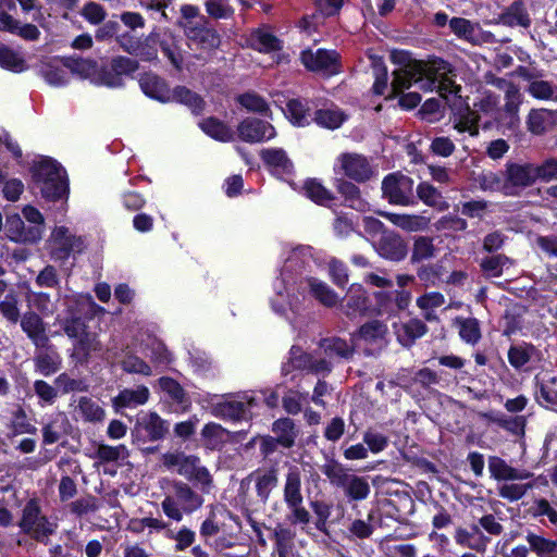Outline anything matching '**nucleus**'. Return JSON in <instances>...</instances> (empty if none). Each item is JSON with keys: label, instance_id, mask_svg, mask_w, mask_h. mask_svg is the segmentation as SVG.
<instances>
[{"label": "nucleus", "instance_id": "nucleus-1", "mask_svg": "<svg viewBox=\"0 0 557 557\" xmlns=\"http://www.w3.org/2000/svg\"><path fill=\"white\" fill-rule=\"evenodd\" d=\"M455 76L451 65L443 59L428 63L416 61L393 72L389 97L398 96L416 85L423 91L436 89L442 98L448 100L449 95L457 97L461 90L454 79Z\"/></svg>", "mask_w": 557, "mask_h": 557}, {"label": "nucleus", "instance_id": "nucleus-2", "mask_svg": "<svg viewBox=\"0 0 557 557\" xmlns=\"http://www.w3.org/2000/svg\"><path fill=\"white\" fill-rule=\"evenodd\" d=\"M171 488L172 494L165 495L161 502L162 511L170 520L181 522L184 515H190L202 506V496L187 483L173 481Z\"/></svg>", "mask_w": 557, "mask_h": 557}, {"label": "nucleus", "instance_id": "nucleus-3", "mask_svg": "<svg viewBox=\"0 0 557 557\" xmlns=\"http://www.w3.org/2000/svg\"><path fill=\"white\" fill-rule=\"evenodd\" d=\"M161 461L164 468L175 471L188 481L195 482L203 493H209L213 480L209 470L201 465L200 458L183 451L163 454Z\"/></svg>", "mask_w": 557, "mask_h": 557}, {"label": "nucleus", "instance_id": "nucleus-4", "mask_svg": "<svg viewBox=\"0 0 557 557\" xmlns=\"http://www.w3.org/2000/svg\"><path fill=\"white\" fill-rule=\"evenodd\" d=\"M33 177L44 198L58 200L65 196L67 184L61 166L50 159H45L33 168Z\"/></svg>", "mask_w": 557, "mask_h": 557}, {"label": "nucleus", "instance_id": "nucleus-5", "mask_svg": "<svg viewBox=\"0 0 557 557\" xmlns=\"http://www.w3.org/2000/svg\"><path fill=\"white\" fill-rule=\"evenodd\" d=\"M283 499L290 511L287 519L292 524H307L310 522V513L304 506L301 473L297 467H290L286 473Z\"/></svg>", "mask_w": 557, "mask_h": 557}, {"label": "nucleus", "instance_id": "nucleus-6", "mask_svg": "<svg viewBox=\"0 0 557 557\" xmlns=\"http://www.w3.org/2000/svg\"><path fill=\"white\" fill-rule=\"evenodd\" d=\"M333 367V362L326 358H319L314 354L304 351L299 346H292L288 359L282 364L281 372L283 375H288L295 370H300L326 376L332 372Z\"/></svg>", "mask_w": 557, "mask_h": 557}, {"label": "nucleus", "instance_id": "nucleus-7", "mask_svg": "<svg viewBox=\"0 0 557 557\" xmlns=\"http://www.w3.org/2000/svg\"><path fill=\"white\" fill-rule=\"evenodd\" d=\"M18 527L24 533L30 535L36 541H44L51 535L57 528L54 523L50 522L48 518L41 513L40 506L36 499H30L25 504Z\"/></svg>", "mask_w": 557, "mask_h": 557}, {"label": "nucleus", "instance_id": "nucleus-8", "mask_svg": "<svg viewBox=\"0 0 557 557\" xmlns=\"http://www.w3.org/2000/svg\"><path fill=\"white\" fill-rule=\"evenodd\" d=\"M504 195L518 196L536 182L534 163L508 162L505 169Z\"/></svg>", "mask_w": 557, "mask_h": 557}, {"label": "nucleus", "instance_id": "nucleus-9", "mask_svg": "<svg viewBox=\"0 0 557 557\" xmlns=\"http://www.w3.org/2000/svg\"><path fill=\"white\" fill-rule=\"evenodd\" d=\"M383 197L392 205L409 206L413 200L412 178L400 174H388L382 182Z\"/></svg>", "mask_w": 557, "mask_h": 557}, {"label": "nucleus", "instance_id": "nucleus-10", "mask_svg": "<svg viewBox=\"0 0 557 557\" xmlns=\"http://www.w3.org/2000/svg\"><path fill=\"white\" fill-rule=\"evenodd\" d=\"M338 59L339 55L336 51L325 49L317 51L308 49L300 54V61L307 70L327 76L339 72Z\"/></svg>", "mask_w": 557, "mask_h": 557}, {"label": "nucleus", "instance_id": "nucleus-11", "mask_svg": "<svg viewBox=\"0 0 557 557\" xmlns=\"http://www.w3.org/2000/svg\"><path fill=\"white\" fill-rule=\"evenodd\" d=\"M169 431V424L156 412H146L137 418L133 436L144 442L162 440Z\"/></svg>", "mask_w": 557, "mask_h": 557}, {"label": "nucleus", "instance_id": "nucleus-12", "mask_svg": "<svg viewBox=\"0 0 557 557\" xmlns=\"http://www.w3.org/2000/svg\"><path fill=\"white\" fill-rule=\"evenodd\" d=\"M238 137L249 144L270 140L276 136L275 128L267 121L246 117L237 126Z\"/></svg>", "mask_w": 557, "mask_h": 557}, {"label": "nucleus", "instance_id": "nucleus-13", "mask_svg": "<svg viewBox=\"0 0 557 557\" xmlns=\"http://www.w3.org/2000/svg\"><path fill=\"white\" fill-rule=\"evenodd\" d=\"M50 242L55 247V257L60 259L67 258L71 253H79L86 248L85 238L72 234L65 226L54 227Z\"/></svg>", "mask_w": 557, "mask_h": 557}, {"label": "nucleus", "instance_id": "nucleus-14", "mask_svg": "<svg viewBox=\"0 0 557 557\" xmlns=\"http://www.w3.org/2000/svg\"><path fill=\"white\" fill-rule=\"evenodd\" d=\"M4 231L7 237L14 243L35 244L41 239L40 226L27 227L17 213L7 216Z\"/></svg>", "mask_w": 557, "mask_h": 557}, {"label": "nucleus", "instance_id": "nucleus-15", "mask_svg": "<svg viewBox=\"0 0 557 557\" xmlns=\"http://www.w3.org/2000/svg\"><path fill=\"white\" fill-rule=\"evenodd\" d=\"M339 170L356 182H366L373 175V169L366 157L358 153H342L338 159Z\"/></svg>", "mask_w": 557, "mask_h": 557}, {"label": "nucleus", "instance_id": "nucleus-16", "mask_svg": "<svg viewBox=\"0 0 557 557\" xmlns=\"http://www.w3.org/2000/svg\"><path fill=\"white\" fill-rule=\"evenodd\" d=\"M42 442L46 445L58 443L71 432V423L62 411L53 412L42 422Z\"/></svg>", "mask_w": 557, "mask_h": 557}, {"label": "nucleus", "instance_id": "nucleus-17", "mask_svg": "<svg viewBox=\"0 0 557 557\" xmlns=\"http://www.w3.org/2000/svg\"><path fill=\"white\" fill-rule=\"evenodd\" d=\"M376 250L379 255L392 261L403 260L408 252L407 244L400 235L394 232H383L377 244Z\"/></svg>", "mask_w": 557, "mask_h": 557}, {"label": "nucleus", "instance_id": "nucleus-18", "mask_svg": "<svg viewBox=\"0 0 557 557\" xmlns=\"http://www.w3.org/2000/svg\"><path fill=\"white\" fill-rule=\"evenodd\" d=\"M21 327L37 348H46L49 337L42 318L35 311H28L21 318Z\"/></svg>", "mask_w": 557, "mask_h": 557}, {"label": "nucleus", "instance_id": "nucleus-19", "mask_svg": "<svg viewBox=\"0 0 557 557\" xmlns=\"http://www.w3.org/2000/svg\"><path fill=\"white\" fill-rule=\"evenodd\" d=\"M139 86L143 92L160 102H170L173 99L172 89L159 75L147 72L140 75Z\"/></svg>", "mask_w": 557, "mask_h": 557}, {"label": "nucleus", "instance_id": "nucleus-20", "mask_svg": "<svg viewBox=\"0 0 557 557\" xmlns=\"http://www.w3.org/2000/svg\"><path fill=\"white\" fill-rule=\"evenodd\" d=\"M488 471L491 476L497 481H523L533 476L529 470L513 468L497 456L488 457Z\"/></svg>", "mask_w": 557, "mask_h": 557}, {"label": "nucleus", "instance_id": "nucleus-21", "mask_svg": "<svg viewBox=\"0 0 557 557\" xmlns=\"http://www.w3.org/2000/svg\"><path fill=\"white\" fill-rule=\"evenodd\" d=\"M527 128L540 136L549 132L557 124V110L532 109L527 116Z\"/></svg>", "mask_w": 557, "mask_h": 557}, {"label": "nucleus", "instance_id": "nucleus-22", "mask_svg": "<svg viewBox=\"0 0 557 557\" xmlns=\"http://www.w3.org/2000/svg\"><path fill=\"white\" fill-rule=\"evenodd\" d=\"M318 347L320 352L324 355L332 362L333 358L348 360L351 359L355 352V346L347 341L337 337H325L319 341Z\"/></svg>", "mask_w": 557, "mask_h": 557}, {"label": "nucleus", "instance_id": "nucleus-23", "mask_svg": "<svg viewBox=\"0 0 557 557\" xmlns=\"http://www.w3.org/2000/svg\"><path fill=\"white\" fill-rule=\"evenodd\" d=\"M253 403V398L244 400L225 399L211 407L213 416L222 419L239 420L244 418L248 407Z\"/></svg>", "mask_w": 557, "mask_h": 557}, {"label": "nucleus", "instance_id": "nucleus-24", "mask_svg": "<svg viewBox=\"0 0 557 557\" xmlns=\"http://www.w3.org/2000/svg\"><path fill=\"white\" fill-rule=\"evenodd\" d=\"M345 301L342 310L350 319L358 314H364L369 309V298L361 286L352 285L347 293Z\"/></svg>", "mask_w": 557, "mask_h": 557}, {"label": "nucleus", "instance_id": "nucleus-25", "mask_svg": "<svg viewBox=\"0 0 557 557\" xmlns=\"http://www.w3.org/2000/svg\"><path fill=\"white\" fill-rule=\"evenodd\" d=\"M0 29L16 34L21 38L29 41H35L39 38L40 32L34 24H21L12 15L7 12L0 13Z\"/></svg>", "mask_w": 557, "mask_h": 557}, {"label": "nucleus", "instance_id": "nucleus-26", "mask_svg": "<svg viewBox=\"0 0 557 557\" xmlns=\"http://www.w3.org/2000/svg\"><path fill=\"white\" fill-rule=\"evenodd\" d=\"M455 541L459 545L483 553L486 549L490 539L481 532V529L478 525L474 524L471 527V531L458 528L455 533Z\"/></svg>", "mask_w": 557, "mask_h": 557}, {"label": "nucleus", "instance_id": "nucleus-27", "mask_svg": "<svg viewBox=\"0 0 557 557\" xmlns=\"http://www.w3.org/2000/svg\"><path fill=\"white\" fill-rule=\"evenodd\" d=\"M230 432L218 423H207L201 431V443L210 450L221 449L230 441Z\"/></svg>", "mask_w": 557, "mask_h": 557}, {"label": "nucleus", "instance_id": "nucleus-28", "mask_svg": "<svg viewBox=\"0 0 557 557\" xmlns=\"http://www.w3.org/2000/svg\"><path fill=\"white\" fill-rule=\"evenodd\" d=\"M272 432L276 441H278L284 448L293 447L299 434L295 422L289 418L275 420L272 424Z\"/></svg>", "mask_w": 557, "mask_h": 557}, {"label": "nucleus", "instance_id": "nucleus-29", "mask_svg": "<svg viewBox=\"0 0 557 557\" xmlns=\"http://www.w3.org/2000/svg\"><path fill=\"white\" fill-rule=\"evenodd\" d=\"M186 34L193 45L203 50L216 49L221 44V37L213 28H187Z\"/></svg>", "mask_w": 557, "mask_h": 557}, {"label": "nucleus", "instance_id": "nucleus-30", "mask_svg": "<svg viewBox=\"0 0 557 557\" xmlns=\"http://www.w3.org/2000/svg\"><path fill=\"white\" fill-rule=\"evenodd\" d=\"M499 22L506 26L529 27L531 20L523 1L516 0L499 15Z\"/></svg>", "mask_w": 557, "mask_h": 557}, {"label": "nucleus", "instance_id": "nucleus-31", "mask_svg": "<svg viewBox=\"0 0 557 557\" xmlns=\"http://www.w3.org/2000/svg\"><path fill=\"white\" fill-rule=\"evenodd\" d=\"M149 389L146 386H139L136 389L125 388L113 398L115 408H133L144 405L149 399Z\"/></svg>", "mask_w": 557, "mask_h": 557}, {"label": "nucleus", "instance_id": "nucleus-32", "mask_svg": "<svg viewBox=\"0 0 557 557\" xmlns=\"http://www.w3.org/2000/svg\"><path fill=\"white\" fill-rule=\"evenodd\" d=\"M428 332L426 324L419 319H411L403 323L397 329L396 334L399 343L405 347H410L418 338Z\"/></svg>", "mask_w": 557, "mask_h": 557}, {"label": "nucleus", "instance_id": "nucleus-33", "mask_svg": "<svg viewBox=\"0 0 557 557\" xmlns=\"http://www.w3.org/2000/svg\"><path fill=\"white\" fill-rule=\"evenodd\" d=\"M525 541L537 557H557V539L550 540L542 534L528 532Z\"/></svg>", "mask_w": 557, "mask_h": 557}, {"label": "nucleus", "instance_id": "nucleus-34", "mask_svg": "<svg viewBox=\"0 0 557 557\" xmlns=\"http://www.w3.org/2000/svg\"><path fill=\"white\" fill-rule=\"evenodd\" d=\"M379 214L387 219L394 225L408 232H417L426 226V220L420 215L399 214L385 211H380Z\"/></svg>", "mask_w": 557, "mask_h": 557}, {"label": "nucleus", "instance_id": "nucleus-35", "mask_svg": "<svg viewBox=\"0 0 557 557\" xmlns=\"http://www.w3.org/2000/svg\"><path fill=\"white\" fill-rule=\"evenodd\" d=\"M504 94L505 103L500 109V112L509 120L510 125H518L520 121L519 109L522 103L523 96L518 86H515Z\"/></svg>", "mask_w": 557, "mask_h": 557}, {"label": "nucleus", "instance_id": "nucleus-36", "mask_svg": "<svg viewBox=\"0 0 557 557\" xmlns=\"http://www.w3.org/2000/svg\"><path fill=\"white\" fill-rule=\"evenodd\" d=\"M200 128L215 140L227 143L234 139V132L224 122L215 117H207L199 123Z\"/></svg>", "mask_w": 557, "mask_h": 557}, {"label": "nucleus", "instance_id": "nucleus-37", "mask_svg": "<svg viewBox=\"0 0 557 557\" xmlns=\"http://www.w3.org/2000/svg\"><path fill=\"white\" fill-rule=\"evenodd\" d=\"M342 488L347 498L355 502L366 499L371 491L368 480L356 474H349Z\"/></svg>", "mask_w": 557, "mask_h": 557}, {"label": "nucleus", "instance_id": "nucleus-38", "mask_svg": "<svg viewBox=\"0 0 557 557\" xmlns=\"http://www.w3.org/2000/svg\"><path fill=\"white\" fill-rule=\"evenodd\" d=\"M102 351L97 334L85 332L74 344V355L79 361H87L92 352Z\"/></svg>", "mask_w": 557, "mask_h": 557}, {"label": "nucleus", "instance_id": "nucleus-39", "mask_svg": "<svg viewBox=\"0 0 557 557\" xmlns=\"http://www.w3.org/2000/svg\"><path fill=\"white\" fill-rule=\"evenodd\" d=\"M29 308L34 309L39 315L50 317L57 311V301L47 293L28 292L26 296Z\"/></svg>", "mask_w": 557, "mask_h": 557}, {"label": "nucleus", "instance_id": "nucleus-40", "mask_svg": "<svg viewBox=\"0 0 557 557\" xmlns=\"http://www.w3.org/2000/svg\"><path fill=\"white\" fill-rule=\"evenodd\" d=\"M36 371L45 376L58 372L61 368V357L55 351L40 350L34 357Z\"/></svg>", "mask_w": 557, "mask_h": 557}, {"label": "nucleus", "instance_id": "nucleus-41", "mask_svg": "<svg viewBox=\"0 0 557 557\" xmlns=\"http://www.w3.org/2000/svg\"><path fill=\"white\" fill-rule=\"evenodd\" d=\"M250 46L260 52H271L281 49V40L265 29H256L249 37Z\"/></svg>", "mask_w": 557, "mask_h": 557}, {"label": "nucleus", "instance_id": "nucleus-42", "mask_svg": "<svg viewBox=\"0 0 557 557\" xmlns=\"http://www.w3.org/2000/svg\"><path fill=\"white\" fill-rule=\"evenodd\" d=\"M386 334V324L379 320H372L361 325L358 332L352 335L351 341L358 337L367 343H377L384 339Z\"/></svg>", "mask_w": 557, "mask_h": 557}, {"label": "nucleus", "instance_id": "nucleus-43", "mask_svg": "<svg viewBox=\"0 0 557 557\" xmlns=\"http://www.w3.org/2000/svg\"><path fill=\"white\" fill-rule=\"evenodd\" d=\"M479 114L470 108H466L456 115L454 127L459 133H469L470 136L474 137L479 135Z\"/></svg>", "mask_w": 557, "mask_h": 557}, {"label": "nucleus", "instance_id": "nucleus-44", "mask_svg": "<svg viewBox=\"0 0 557 557\" xmlns=\"http://www.w3.org/2000/svg\"><path fill=\"white\" fill-rule=\"evenodd\" d=\"M278 482L277 471L275 469H269L263 472H259L256 475V492L262 503H267L271 492L276 487Z\"/></svg>", "mask_w": 557, "mask_h": 557}, {"label": "nucleus", "instance_id": "nucleus-45", "mask_svg": "<svg viewBox=\"0 0 557 557\" xmlns=\"http://www.w3.org/2000/svg\"><path fill=\"white\" fill-rule=\"evenodd\" d=\"M455 324L462 341L470 345L479 343L482 335L480 323L475 318H456Z\"/></svg>", "mask_w": 557, "mask_h": 557}, {"label": "nucleus", "instance_id": "nucleus-46", "mask_svg": "<svg viewBox=\"0 0 557 557\" xmlns=\"http://www.w3.org/2000/svg\"><path fill=\"white\" fill-rule=\"evenodd\" d=\"M445 304V297L437 292L426 293L417 298V306L423 311L426 321H437L438 318L434 313V309Z\"/></svg>", "mask_w": 557, "mask_h": 557}, {"label": "nucleus", "instance_id": "nucleus-47", "mask_svg": "<svg viewBox=\"0 0 557 557\" xmlns=\"http://www.w3.org/2000/svg\"><path fill=\"white\" fill-rule=\"evenodd\" d=\"M308 284L312 296L322 305L333 307L337 304L338 297L327 284L313 277L308 280Z\"/></svg>", "mask_w": 557, "mask_h": 557}, {"label": "nucleus", "instance_id": "nucleus-48", "mask_svg": "<svg viewBox=\"0 0 557 557\" xmlns=\"http://www.w3.org/2000/svg\"><path fill=\"white\" fill-rule=\"evenodd\" d=\"M172 101L181 102L187 106L194 113L198 114L203 110L205 102L196 92L184 86H177L172 90Z\"/></svg>", "mask_w": 557, "mask_h": 557}, {"label": "nucleus", "instance_id": "nucleus-49", "mask_svg": "<svg viewBox=\"0 0 557 557\" xmlns=\"http://www.w3.org/2000/svg\"><path fill=\"white\" fill-rule=\"evenodd\" d=\"M77 413L88 422H100L104 419L106 412L97 401L88 397H81L76 407Z\"/></svg>", "mask_w": 557, "mask_h": 557}, {"label": "nucleus", "instance_id": "nucleus-50", "mask_svg": "<svg viewBox=\"0 0 557 557\" xmlns=\"http://www.w3.org/2000/svg\"><path fill=\"white\" fill-rule=\"evenodd\" d=\"M536 352V348L531 344L511 346L508 350V361L518 370L530 362Z\"/></svg>", "mask_w": 557, "mask_h": 557}, {"label": "nucleus", "instance_id": "nucleus-51", "mask_svg": "<svg viewBox=\"0 0 557 557\" xmlns=\"http://www.w3.org/2000/svg\"><path fill=\"white\" fill-rule=\"evenodd\" d=\"M417 195L426 206L434 207L438 210L448 208L447 202L443 199L441 193L429 183H421L417 187Z\"/></svg>", "mask_w": 557, "mask_h": 557}, {"label": "nucleus", "instance_id": "nucleus-52", "mask_svg": "<svg viewBox=\"0 0 557 557\" xmlns=\"http://www.w3.org/2000/svg\"><path fill=\"white\" fill-rule=\"evenodd\" d=\"M65 66L82 78L89 79L94 84L98 64L89 59H70Z\"/></svg>", "mask_w": 557, "mask_h": 557}, {"label": "nucleus", "instance_id": "nucleus-53", "mask_svg": "<svg viewBox=\"0 0 557 557\" xmlns=\"http://www.w3.org/2000/svg\"><path fill=\"white\" fill-rule=\"evenodd\" d=\"M304 190L308 198L319 205L326 206L334 199L333 194L317 180L307 181Z\"/></svg>", "mask_w": 557, "mask_h": 557}, {"label": "nucleus", "instance_id": "nucleus-54", "mask_svg": "<svg viewBox=\"0 0 557 557\" xmlns=\"http://www.w3.org/2000/svg\"><path fill=\"white\" fill-rule=\"evenodd\" d=\"M205 9L207 14L214 20H230L235 14V9L230 0H206Z\"/></svg>", "mask_w": 557, "mask_h": 557}, {"label": "nucleus", "instance_id": "nucleus-55", "mask_svg": "<svg viewBox=\"0 0 557 557\" xmlns=\"http://www.w3.org/2000/svg\"><path fill=\"white\" fill-rule=\"evenodd\" d=\"M237 101L248 111L269 117L271 116V111L267 101L255 92L243 94L237 98Z\"/></svg>", "mask_w": 557, "mask_h": 557}, {"label": "nucleus", "instance_id": "nucleus-56", "mask_svg": "<svg viewBox=\"0 0 557 557\" xmlns=\"http://www.w3.org/2000/svg\"><path fill=\"white\" fill-rule=\"evenodd\" d=\"M94 84L98 86H107L110 88H121L124 85L123 78L120 77L111 64L107 66L97 67Z\"/></svg>", "mask_w": 557, "mask_h": 557}, {"label": "nucleus", "instance_id": "nucleus-57", "mask_svg": "<svg viewBox=\"0 0 557 557\" xmlns=\"http://www.w3.org/2000/svg\"><path fill=\"white\" fill-rule=\"evenodd\" d=\"M128 456V450L125 445L110 446L107 444H99L95 453V457L101 462H115L119 459H124Z\"/></svg>", "mask_w": 557, "mask_h": 557}, {"label": "nucleus", "instance_id": "nucleus-58", "mask_svg": "<svg viewBox=\"0 0 557 557\" xmlns=\"http://www.w3.org/2000/svg\"><path fill=\"white\" fill-rule=\"evenodd\" d=\"M287 113L292 123L297 126H305L310 123V114L307 106L298 100L292 99L287 103Z\"/></svg>", "mask_w": 557, "mask_h": 557}, {"label": "nucleus", "instance_id": "nucleus-59", "mask_svg": "<svg viewBox=\"0 0 557 557\" xmlns=\"http://www.w3.org/2000/svg\"><path fill=\"white\" fill-rule=\"evenodd\" d=\"M260 156L261 159L271 166L280 168L284 171H288L292 168L290 160L281 148L263 149Z\"/></svg>", "mask_w": 557, "mask_h": 557}, {"label": "nucleus", "instance_id": "nucleus-60", "mask_svg": "<svg viewBox=\"0 0 557 557\" xmlns=\"http://www.w3.org/2000/svg\"><path fill=\"white\" fill-rule=\"evenodd\" d=\"M435 250L432 238L419 236L416 238L413 244L411 260L412 262H419L430 259L434 257Z\"/></svg>", "mask_w": 557, "mask_h": 557}, {"label": "nucleus", "instance_id": "nucleus-61", "mask_svg": "<svg viewBox=\"0 0 557 557\" xmlns=\"http://www.w3.org/2000/svg\"><path fill=\"white\" fill-rule=\"evenodd\" d=\"M313 120L326 128H337L344 121V114L336 109H321L315 111Z\"/></svg>", "mask_w": 557, "mask_h": 557}, {"label": "nucleus", "instance_id": "nucleus-62", "mask_svg": "<svg viewBox=\"0 0 557 557\" xmlns=\"http://www.w3.org/2000/svg\"><path fill=\"white\" fill-rule=\"evenodd\" d=\"M0 64L13 72H22L25 69L24 59L20 53L3 45L0 46Z\"/></svg>", "mask_w": 557, "mask_h": 557}, {"label": "nucleus", "instance_id": "nucleus-63", "mask_svg": "<svg viewBox=\"0 0 557 557\" xmlns=\"http://www.w3.org/2000/svg\"><path fill=\"white\" fill-rule=\"evenodd\" d=\"M166 537L175 541L176 552H184L194 544L196 533L187 527H182L176 532L168 530Z\"/></svg>", "mask_w": 557, "mask_h": 557}, {"label": "nucleus", "instance_id": "nucleus-64", "mask_svg": "<svg viewBox=\"0 0 557 557\" xmlns=\"http://www.w3.org/2000/svg\"><path fill=\"white\" fill-rule=\"evenodd\" d=\"M475 182L484 191L500 190L504 194L505 178L503 180L497 173L492 171H483L475 177Z\"/></svg>", "mask_w": 557, "mask_h": 557}]
</instances>
